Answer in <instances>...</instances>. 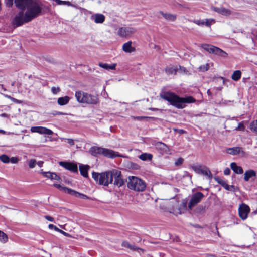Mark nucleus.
Listing matches in <instances>:
<instances>
[{
	"label": "nucleus",
	"instance_id": "nucleus-1",
	"mask_svg": "<svg viewBox=\"0 0 257 257\" xmlns=\"http://www.w3.org/2000/svg\"><path fill=\"white\" fill-rule=\"evenodd\" d=\"M160 96L178 109L184 108L186 107V104L194 103L196 101V99L192 96L180 97L175 93L169 91L161 92Z\"/></svg>",
	"mask_w": 257,
	"mask_h": 257
},
{
	"label": "nucleus",
	"instance_id": "nucleus-2",
	"mask_svg": "<svg viewBox=\"0 0 257 257\" xmlns=\"http://www.w3.org/2000/svg\"><path fill=\"white\" fill-rule=\"evenodd\" d=\"M31 9L27 10L24 14L23 11L19 12L13 20V24L15 27H17L28 23L41 14Z\"/></svg>",
	"mask_w": 257,
	"mask_h": 257
},
{
	"label": "nucleus",
	"instance_id": "nucleus-3",
	"mask_svg": "<svg viewBox=\"0 0 257 257\" xmlns=\"http://www.w3.org/2000/svg\"><path fill=\"white\" fill-rule=\"evenodd\" d=\"M16 6L22 10L26 8L33 11L36 10L38 13H42V5L38 0H15Z\"/></svg>",
	"mask_w": 257,
	"mask_h": 257
},
{
	"label": "nucleus",
	"instance_id": "nucleus-4",
	"mask_svg": "<svg viewBox=\"0 0 257 257\" xmlns=\"http://www.w3.org/2000/svg\"><path fill=\"white\" fill-rule=\"evenodd\" d=\"M75 96L77 101L80 103L96 105L99 102L98 98L96 95L82 91H76Z\"/></svg>",
	"mask_w": 257,
	"mask_h": 257
},
{
	"label": "nucleus",
	"instance_id": "nucleus-5",
	"mask_svg": "<svg viewBox=\"0 0 257 257\" xmlns=\"http://www.w3.org/2000/svg\"><path fill=\"white\" fill-rule=\"evenodd\" d=\"M111 171L99 173L93 172L92 178L99 185L108 186L109 184H112Z\"/></svg>",
	"mask_w": 257,
	"mask_h": 257
},
{
	"label": "nucleus",
	"instance_id": "nucleus-6",
	"mask_svg": "<svg viewBox=\"0 0 257 257\" xmlns=\"http://www.w3.org/2000/svg\"><path fill=\"white\" fill-rule=\"evenodd\" d=\"M89 152L94 156H96L100 154L103 155L105 157L110 158H114L115 157L120 156L118 153L112 150L96 146L91 147L89 150Z\"/></svg>",
	"mask_w": 257,
	"mask_h": 257
},
{
	"label": "nucleus",
	"instance_id": "nucleus-7",
	"mask_svg": "<svg viewBox=\"0 0 257 257\" xmlns=\"http://www.w3.org/2000/svg\"><path fill=\"white\" fill-rule=\"evenodd\" d=\"M127 187L130 189L135 191L142 192L145 190L146 184L143 180L137 177L130 176L128 177Z\"/></svg>",
	"mask_w": 257,
	"mask_h": 257
},
{
	"label": "nucleus",
	"instance_id": "nucleus-8",
	"mask_svg": "<svg viewBox=\"0 0 257 257\" xmlns=\"http://www.w3.org/2000/svg\"><path fill=\"white\" fill-rule=\"evenodd\" d=\"M136 29L131 27H121L118 28L117 34L122 38H130L135 32Z\"/></svg>",
	"mask_w": 257,
	"mask_h": 257
},
{
	"label": "nucleus",
	"instance_id": "nucleus-9",
	"mask_svg": "<svg viewBox=\"0 0 257 257\" xmlns=\"http://www.w3.org/2000/svg\"><path fill=\"white\" fill-rule=\"evenodd\" d=\"M111 179L112 183L113 179L114 180L113 184L119 187L122 186L124 182L122 178L121 172L117 170H111Z\"/></svg>",
	"mask_w": 257,
	"mask_h": 257
},
{
	"label": "nucleus",
	"instance_id": "nucleus-10",
	"mask_svg": "<svg viewBox=\"0 0 257 257\" xmlns=\"http://www.w3.org/2000/svg\"><path fill=\"white\" fill-rule=\"evenodd\" d=\"M204 195L201 192H198L194 193L189 201L188 203V207L190 209H192L193 207L199 203L201 200L204 198Z\"/></svg>",
	"mask_w": 257,
	"mask_h": 257
},
{
	"label": "nucleus",
	"instance_id": "nucleus-11",
	"mask_svg": "<svg viewBox=\"0 0 257 257\" xmlns=\"http://www.w3.org/2000/svg\"><path fill=\"white\" fill-rule=\"evenodd\" d=\"M192 169L197 173L201 174L204 175L208 176L211 178L212 177V174L210 170L206 166H202L201 165H192Z\"/></svg>",
	"mask_w": 257,
	"mask_h": 257
},
{
	"label": "nucleus",
	"instance_id": "nucleus-12",
	"mask_svg": "<svg viewBox=\"0 0 257 257\" xmlns=\"http://www.w3.org/2000/svg\"><path fill=\"white\" fill-rule=\"evenodd\" d=\"M249 212L250 208L247 205L242 203L239 205L238 208L239 216L242 220H245L247 218Z\"/></svg>",
	"mask_w": 257,
	"mask_h": 257
},
{
	"label": "nucleus",
	"instance_id": "nucleus-13",
	"mask_svg": "<svg viewBox=\"0 0 257 257\" xmlns=\"http://www.w3.org/2000/svg\"><path fill=\"white\" fill-rule=\"evenodd\" d=\"M30 130L32 133H38L40 134L52 135L53 134L52 130L43 126H32Z\"/></svg>",
	"mask_w": 257,
	"mask_h": 257
},
{
	"label": "nucleus",
	"instance_id": "nucleus-14",
	"mask_svg": "<svg viewBox=\"0 0 257 257\" xmlns=\"http://www.w3.org/2000/svg\"><path fill=\"white\" fill-rule=\"evenodd\" d=\"M59 165L73 172H77L78 171L77 165L75 164L66 162H60Z\"/></svg>",
	"mask_w": 257,
	"mask_h": 257
},
{
	"label": "nucleus",
	"instance_id": "nucleus-15",
	"mask_svg": "<svg viewBox=\"0 0 257 257\" xmlns=\"http://www.w3.org/2000/svg\"><path fill=\"white\" fill-rule=\"evenodd\" d=\"M226 152L228 154L232 155H236L240 154L244 155L245 154V152L243 150V149L241 147H238L228 148L226 150Z\"/></svg>",
	"mask_w": 257,
	"mask_h": 257
},
{
	"label": "nucleus",
	"instance_id": "nucleus-16",
	"mask_svg": "<svg viewBox=\"0 0 257 257\" xmlns=\"http://www.w3.org/2000/svg\"><path fill=\"white\" fill-rule=\"evenodd\" d=\"M91 19L97 24H102L105 20V17L104 15L99 13H96L91 16Z\"/></svg>",
	"mask_w": 257,
	"mask_h": 257
},
{
	"label": "nucleus",
	"instance_id": "nucleus-17",
	"mask_svg": "<svg viewBox=\"0 0 257 257\" xmlns=\"http://www.w3.org/2000/svg\"><path fill=\"white\" fill-rule=\"evenodd\" d=\"M65 189L67 191V193L70 195L83 199H88V197L86 195L78 192L70 188H65Z\"/></svg>",
	"mask_w": 257,
	"mask_h": 257
},
{
	"label": "nucleus",
	"instance_id": "nucleus-18",
	"mask_svg": "<svg viewBox=\"0 0 257 257\" xmlns=\"http://www.w3.org/2000/svg\"><path fill=\"white\" fill-rule=\"evenodd\" d=\"M132 41H128L123 44L122 49L126 53H132L135 51V48L132 46Z\"/></svg>",
	"mask_w": 257,
	"mask_h": 257
},
{
	"label": "nucleus",
	"instance_id": "nucleus-19",
	"mask_svg": "<svg viewBox=\"0 0 257 257\" xmlns=\"http://www.w3.org/2000/svg\"><path fill=\"white\" fill-rule=\"evenodd\" d=\"M201 46L208 53L214 54L216 53V49L217 48V47L207 44H203Z\"/></svg>",
	"mask_w": 257,
	"mask_h": 257
},
{
	"label": "nucleus",
	"instance_id": "nucleus-20",
	"mask_svg": "<svg viewBox=\"0 0 257 257\" xmlns=\"http://www.w3.org/2000/svg\"><path fill=\"white\" fill-rule=\"evenodd\" d=\"M256 172L255 171L252 169L247 170L244 174V180L245 181H248L250 178L255 177L256 176Z\"/></svg>",
	"mask_w": 257,
	"mask_h": 257
},
{
	"label": "nucleus",
	"instance_id": "nucleus-21",
	"mask_svg": "<svg viewBox=\"0 0 257 257\" xmlns=\"http://www.w3.org/2000/svg\"><path fill=\"white\" fill-rule=\"evenodd\" d=\"M42 174L45 177L51 180H60V177L55 173L50 172H43Z\"/></svg>",
	"mask_w": 257,
	"mask_h": 257
},
{
	"label": "nucleus",
	"instance_id": "nucleus-22",
	"mask_svg": "<svg viewBox=\"0 0 257 257\" xmlns=\"http://www.w3.org/2000/svg\"><path fill=\"white\" fill-rule=\"evenodd\" d=\"M231 169L237 174H242L243 173V170L240 166H237L236 163L235 162H232L230 164Z\"/></svg>",
	"mask_w": 257,
	"mask_h": 257
},
{
	"label": "nucleus",
	"instance_id": "nucleus-23",
	"mask_svg": "<svg viewBox=\"0 0 257 257\" xmlns=\"http://www.w3.org/2000/svg\"><path fill=\"white\" fill-rule=\"evenodd\" d=\"M121 245L123 247L128 248L130 249L134 250V251H135V250H141L142 251H144V250L143 249L137 247L136 246H135L134 245L131 244L128 242H127L126 241H123Z\"/></svg>",
	"mask_w": 257,
	"mask_h": 257
},
{
	"label": "nucleus",
	"instance_id": "nucleus-24",
	"mask_svg": "<svg viewBox=\"0 0 257 257\" xmlns=\"http://www.w3.org/2000/svg\"><path fill=\"white\" fill-rule=\"evenodd\" d=\"M89 169L88 165H81L79 166L80 174L84 177H88V170Z\"/></svg>",
	"mask_w": 257,
	"mask_h": 257
},
{
	"label": "nucleus",
	"instance_id": "nucleus-25",
	"mask_svg": "<svg viewBox=\"0 0 257 257\" xmlns=\"http://www.w3.org/2000/svg\"><path fill=\"white\" fill-rule=\"evenodd\" d=\"M186 208V203H183L181 206L177 209H173L171 213H172L175 215H178L179 214H182L183 211L185 210Z\"/></svg>",
	"mask_w": 257,
	"mask_h": 257
},
{
	"label": "nucleus",
	"instance_id": "nucleus-26",
	"mask_svg": "<svg viewBox=\"0 0 257 257\" xmlns=\"http://www.w3.org/2000/svg\"><path fill=\"white\" fill-rule=\"evenodd\" d=\"M70 100V98L67 96L60 97L57 100V102L61 106L66 105L68 103Z\"/></svg>",
	"mask_w": 257,
	"mask_h": 257
},
{
	"label": "nucleus",
	"instance_id": "nucleus-27",
	"mask_svg": "<svg viewBox=\"0 0 257 257\" xmlns=\"http://www.w3.org/2000/svg\"><path fill=\"white\" fill-rule=\"evenodd\" d=\"M98 65L106 70H114L115 69L116 64H112L111 65H109L107 63H99Z\"/></svg>",
	"mask_w": 257,
	"mask_h": 257
},
{
	"label": "nucleus",
	"instance_id": "nucleus-28",
	"mask_svg": "<svg viewBox=\"0 0 257 257\" xmlns=\"http://www.w3.org/2000/svg\"><path fill=\"white\" fill-rule=\"evenodd\" d=\"M153 158V155L150 153H144L139 156V158L143 161L151 160Z\"/></svg>",
	"mask_w": 257,
	"mask_h": 257
},
{
	"label": "nucleus",
	"instance_id": "nucleus-29",
	"mask_svg": "<svg viewBox=\"0 0 257 257\" xmlns=\"http://www.w3.org/2000/svg\"><path fill=\"white\" fill-rule=\"evenodd\" d=\"M160 14L163 16V17L166 20L174 21L176 18V16L174 15H172L169 13H164L163 12H160Z\"/></svg>",
	"mask_w": 257,
	"mask_h": 257
},
{
	"label": "nucleus",
	"instance_id": "nucleus-30",
	"mask_svg": "<svg viewBox=\"0 0 257 257\" xmlns=\"http://www.w3.org/2000/svg\"><path fill=\"white\" fill-rule=\"evenodd\" d=\"M177 71V68L174 66L167 67L165 69L166 73L168 74H175Z\"/></svg>",
	"mask_w": 257,
	"mask_h": 257
},
{
	"label": "nucleus",
	"instance_id": "nucleus-31",
	"mask_svg": "<svg viewBox=\"0 0 257 257\" xmlns=\"http://www.w3.org/2000/svg\"><path fill=\"white\" fill-rule=\"evenodd\" d=\"M241 72L239 70L235 71L231 76V78L234 81H238L241 77Z\"/></svg>",
	"mask_w": 257,
	"mask_h": 257
},
{
	"label": "nucleus",
	"instance_id": "nucleus-32",
	"mask_svg": "<svg viewBox=\"0 0 257 257\" xmlns=\"http://www.w3.org/2000/svg\"><path fill=\"white\" fill-rule=\"evenodd\" d=\"M8 241V235L3 231L0 230V242L3 243H6Z\"/></svg>",
	"mask_w": 257,
	"mask_h": 257
},
{
	"label": "nucleus",
	"instance_id": "nucleus-33",
	"mask_svg": "<svg viewBox=\"0 0 257 257\" xmlns=\"http://www.w3.org/2000/svg\"><path fill=\"white\" fill-rule=\"evenodd\" d=\"M216 53L215 54L216 55H219L222 57H226L228 55L227 53H226L223 50L220 49L218 47H217V48L216 49Z\"/></svg>",
	"mask_w": 257,
	"mask_h": 257
},
{
	"label": "nucleus",
	"instance_id": "nucleus-34",
	"mask_svg": "<svg viewBox=\"0 0 257 257\" xmlns=\"http://www.w3.org/2000/svg\"><path fill=\"white\" fill-rule=\"evenodd\" d=\"M58 5H66L68 6H73L72 4L69 1H65L62 0H53Z\"/></svg>",
	"mask_w": 257,
	"mask_h": 257
},
{
	"label": "nucleus",
	"instance_id": "nucleus-35",
	"mask_svg": "<svg viewBox=\"0 0 257 257\" xmlns=\"http://www.w3.org/2000/svg\"><path fill=\"white\" fill-rule=\"evenodd\" d=\"M249 128L252 131L257 134V119L250 123Z\"/></svg>",
	"mask_w": 257,
	"mask_h": 257
},
{
	"label": "nucleus",
	"instance_id": "nucleus-36",
	"mask_svg": "<svg viewBox=\"0 0 257 257\" xmlns=\"http://www.w3.org/2000/svg\"><path fill=\"white\" fill-rule=\"evenodd\" d=\"M0 160L4 163H8L10 162V158L6 155H2L0 156Z\"/></svg>",
	"mask_w": 257,
	"mask_h": 257
},
{
	"label": "nucleus",
	"instance_id": "nucleus-37",
	"mask_svg": "<svg viewBox=\"0 0 257 257\" xmlns=\"http://www.w3.org/2000/svg\"><path fill=\"white\" fill-rule=\"evenodd\" d=\"M215 180L221 186H222L224 188L225 186H227V183L225 181L223 180L220 178L217 177L215 178Z\"/></svg>",
	"mask_w": 257,
	"mask_h": 257
},
{
	"label": "nucleus",
	"instance_id": "nucleus-38",
	"mask_svg": "<svg viewBox=\"0 0 257 257\" xmlns=\"http://www.w3.org/2000/svg\"><path fill=\"white\" fill-rule=\"evenodd\" d=\"M220 14L225 16H228L231 14V11L229 9L222 7Z\"/></svg>",
	"mask_w": 257,
	"mask_h": 257
},
{
	"label": "nucleus",
	"instance_id": "nucleus-39",
	"mask_svg": "<svg viewBox=\"0 0 257 257\" xmlns=\"http://www.w3.org/2000/svg\"><path fill=\"white\" fill-rule=\"evenodd\" d=\"M215 23V20L213 19H204V25L206 26H210L212 24Z\"/></svg>",
	"mask_w": 257,
	"mask_h": 257
},
{
	"label": "nucleus",
	"instance_id": "nucleus-40",
	"mask_svg": "<svg viewBox=\"0 0 257 257\" xmlns=\"http://www.w3.org/2000/svg\"><path fill=\"white\" fill-rule=\"evenodd\" d=\"M209 65L208 63H207L205 65L200 66L198 69L200 71L205 72V71H207L209 69Z\"/></svg>",
	"mask_w": 257,
	"mask_h": 257
},
{
	"label": "nucleus",
	"instance_id": "nucleus-41",
	"mask_svg": "<svg viewBox=\"0 0 257 257\" xmlns=\"http://www.w3.org/2000/svg\"><path fill=\"white\" fill-rule=\"evenodd\" d=\"M36 160L35 159H31L29 161V166L30 168H34L36 165Z\"/></svg>",
	"mask_w": 257,
	"mask_h": 257
},
{
	"label": "nucleus",
	"instance_id": "nucleus-42",
	"mask_svg": "<svg viewBox=\"0 0 257 257\" xmlns=\"http://www.w3.org/2000/svg\"><path fill=\"white\" fill-rule=\"evenodd\" d=\"M53 185L57 188H58L60 190H61L66 193H67V191L65 189V188H68L67 187H63L61 185H60V184H54Z\"/></svg>",
	"mask_w": 257,
	"mask_h": 257
},
{
	"label": "nucleus",
	"instance_id": "nucleus-43",
	"mask_svg": "<svg viewBox=\"0 0 257 257\" xmlns=\"http://www.w3.org/2000/svg\"><path fill=\"white\" fill-rule=\"evenodd\" d=\"M183 162V159L182 158H179L178 159L176 160V161L175 162V165L176 166L181 165Z\"/></svg>",
	"mask_w": 257,
	"mask_h": 257
},
{
	"label": "nucleus",
	"instance_id": "nucleus-44",
	"mask_svg": "<svg viewBox=\"0 0 257 257\" xmlns=\"http://www.w3.org/2000/svg\"><path fill=\"white\" fill-rule=\"evenodd\" d=\"M194 22L199 26H202L204 25V20H195L194 21Z\"/></svg>",
	"mask_w": 257,
	"mask_h": 257
},
{
	"label": "nucleus",
	"instance_id": "nucleus-45",
	"mask_svg": "<svg viewBox=\"0 0 257 257\" xmlns=\"http://www.w3.org/2000/svg\"><path fill=\"white\" fill-rule=\"evenodd\" d=\"M60 91V89L59 87H53L51 88V91L54 94H56L59 93Z\"/></svg>",
	"mask_w": 257,
	"mask_h": 257
},
{
	"label": "nucleus",
	"instance_id": "nucleus-46",
	"mask_svg": "<svg viewBox=\"0 0 257 257\" xmlns=\"http://www.w3.org/2000/svg\"><path fill=\"white\" fill-rule=\"evenodd\" d=\"M224 188L227 190L234 191L235 186L233 185H229L227 184V186H225Z\"/></svg>",
	"mask_w": 257,
	"mask_h": 257
},
{
	"label": "nucleus",
	"instance_id": "nucleus-47",
	"mask_svg": "<svg viewBox=\"0 0 257 257\" xmlns=\"http://www.w3.org/2000/svg\"><path fill=\"white\" fill-rule=\"evenodd\" d=\"M19 159L17 157H13L10 159V162L13 164L17 163Z\"/></svg>",
	"mask_w": 257,
	"mask_h": 257
},
{
	"label": "nucleus",
	"instance_id": "nucleus-48",
	"mask_svg": "<svg viewBox=\"0 0 257 257\" xmlns=\"http://www.w3.org/2000/svg\"><path fill=\"white\" fill-rule=\"evenodd\" d=\"M63 139L66 140L67 141L68 143H69L71 146H73L74 145V141L72 139L63 138Z\"/></svg>",
	"mask_w": 257,
	"mask_h": 257
},
{
	"label": "nucleus",
	"instance_id": "nucleus-49",
	"mask_svg": "<svg viewBox=\"0 0 257 257\" xmlns=\"http://www.w3.org/2000/svg\"><path fill=\"white\" fill-rule=\"evenodd\" d=\"M222 7H213L212 9L215 12L220 14Z\"/></svg>",
	"mask_w": 257,
	"mask_h": 257
},
{
	"label": "nucleus",
	"instance_id": "nucleus-50",
	"mask_svg": "<svg viewBox=\"0 0 257 257\" xmlns=\"http://www.w3.org/2000/svg\"><path fill=\"white\" fill-rule=\"evenodd\" d=\"M224 174L225 175H229L230 174V170L229 168H226L224 170Z\"/></svg>",
	"mask_w": 257,
	"mask_h": 257
},
{
	"label": "nucleus",
	"instance_id": "nucleus-51",
	"mask_svg": "<svg viewBox=\"0 0 257 257\" xmlns=\"http://www.w3.org/2000/svg\"><path fill=\"white\" fill-rule=\"evenodd\" d=\"M244 128V126L243 124L241 123H239L237 128H236L237 130H243Z\"/></svg>",
	"mask_w": 257,
	"mask_h": 257
},
{
	"label": "nucleus",
	"instance_id": "nucleus-52",
	"mask_svg": "<svg viewBox=\"0 0 257 257\" xmlns=\"http://www.w3.org/2000/svg\"><path fill=\"white\" fill-rule=\"evenodd\" d=\"M14 0H6V5L9 7L13 5Z\"/></svg>",
	"mask_w": 257,
	"mask_h": 257
},
{
	"label": "nucleus",
	"instance_id": "nucleus-53",
	"mask_svg": "<svg viewBox=\"0 0 257 257\" xmlns=\"http://www.w3.org/2000/svg\"><path fill=\"white\" fill-rule=\"evenodd\" d=\"M49 228L50 229H54L55 230H58V228H57L56 226L53 225V224H49V226H48Z\"/></svg>",
	"mask_w": 257,
	"mask_h": 257
},
{
	"label": "nucleus",
	"instance_id": "nucleus-54",
	"mask_svg": "<svg viewBox=\"0 0 257 257\" xmlns=\"http://www.w3.org/2000/svg\"><path fill=\"white\" fill-rule=\"evenodd\" d=\"M45 218L48 221L53 222L54 221V218L50 216H45Z\"/></svg>",
	"mask_w": 257,
	"mask_h": 257
},
{
	"label": "nucleus",
	"instance_id": "nucleus-55",
	"mask_svg": "<svg viewBox=\"0 0 257 257\" xmlns=\"http://www.w3.org/2000/svg\"><path fill=\"white\" fill-rule=\"evenodd\" d=\"M11 100L14 102H16L17 103H21V101L20 100H19L16 98H11Z\"/></svg>",
	"mask_w": 257,
	"mask_h": 257
},
{
	"label": "nucleus",
	"instance_id": "nucleus-56",
	"mask_svg": "<svg viewBox=\"0 0 257 257\" xmlns=\"http://www.w3.org/2000/svg\"><path fill=\"white\" fill-rule=\"evenodd\" d=\"M61 233L63 234L65 236H69V234L68 233L65 232L64 231H61Z\"/></svg>",
	"mask_w": 257,
	"mask_h": 257
},
{
	"label": "nucleus",
	"instance_id": "nucleus-57",
	"mask_svg": "<svg viewBox=\"0 0 257 257\" xmlns=\"http://www.w3.org/2000/svg\"><path fill=\"white\" fill-rule=\"evenodd\" d=\"M54 114V115H64L65 114L63 112H61L56 111Z\"/></svg>",
	"mask_w": 257,
	"mask_h": 257
},
{
	"label": "nucleus",
	"instance_id": "nucleus-58",
	"mask_svg": "<svg viewBox=\"0 0 257 257\" xmlns=\"http://www.w3.org/2000/svg\"><path fill=\"white\" fill-rule=\"evenodd\" d=\"M43 162L42 161H39L37 162L36 165H38L39 167H42L43 165Z\"/></svg>",
	"mask_w": 257,
	"mask_h": 257
},
{
	"label": "nucleus",
	"instance_id": "nucleus-59",
	"mask_svg": "<svg viewBox=\"0 0 257 257\" xmlns=\"http://www.w3.org/2000/svg\"><path fill=\"white\" fill-rule=\"evenodd\" d=\"M180 68L181 71H183L184 73H185L186 71H187L186 68L184 67L180 66Z\"/></svg>",
	"mask_w": 257,
	"mask_h": 257
},
{
	"label": "nucleus",
	"instance_id": "nucleus-60",
	"mask_svg": "<svg viewBox=\"0 0 257 257\" xmlns=\"http://www.w3.org/2000/svg\"><path fill=\"white\" fill-rule=\"evenodd\" d=\"M149 109L153 110V111H157L158 110V109H157V108H149Z\"/></svg>",
	"mask_w": 257,
	"mask_h": 257
},
{
	"label": "nucleus",
	"instance_id": "nucleus-61",
	"mask_svg": "<svg viewBox=\"0 0 257 257\" xmlns=\"http://www.w3.org/2000/svg\"><path fill=\"white\" fill-rule=\"evenodd\" d=\"M144 117H137L136 118L138 119V120H141L143 118H144Z\"/></svg>",
	"mask_w": 257,
	"mask_h": 257
},
{
	"label": "nucleus",
	"instance_id": "nucleus-62",
	"mask_svg": "<svg viewBox=\"0 0 257 257\" xmlns=\"http://www.w3.org/2000/svg\"><path fill=\"white\" fill-rule=\"evenodd\" d=\"M0 133L4 134H5V131L4 130H0Z\"/></svg>",
	"mask_w": 257,
	"mask_h": 257
},
{
	"label": "nucleus",
	"instance_id": "nucleus-63",
	"mask_svg": "<svg viewBox=\"0 0 257 257\" xmlns=\"http://www.w3.org/2000/svg\"><path fill=\"white\" fill-rule=\"evenodd\" d=\"M160 144L161 145H163V146H165V144L162 143H160Z\"/></svg>",
	"mask_w": 257,
	"mask_h": 257
},
{
	"label": "nucleus",
	"instance_id": "nucleus-64",
	"mask_svg": "<svg viewBox=\"0 0 257 257\" xmlns=\"http://www.w3.org/2000/svg\"><path fill=\"white\" fill-rule=\"evenodd\" d=\"M57 231H58L61 233V231H62V230H60L58 228V230H56Z\"/></svg>",
	"mask_w": 257,
	"mask_h": 257
}]
</instances>
